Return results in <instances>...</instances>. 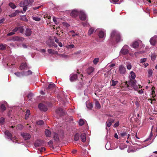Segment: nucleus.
<instances>
[{
  "label": "nucleus",
  "instance_id": "nucleus-1",
  "mask_svg": "<svg viewBox=\"0 0 157 157\" xmlns=\"http://www.w3.org/2000/svg\"><path fill=\"white\" fill-rule=\"evenodd\" d=\"M110 40L111 42L115 40L117 43L122 40L120 33L115 30H113L112 32Z\"/></svg>",
  "mask_w": 157,
  "mask_h": 157
},
{
  "label": "nucleus",
  "instance_id": "nucleus-2",
  "mask_svg": "<svg viewBox=\"0 0 157 157\" xmlns=\"http://www.w3.org/2000/svg\"><path fill=\"white\" fill-rule=\"evenodd\" d=\"M34 1V0H24L23 1L21 2L19 5L21 7H23L24 6L32 5Z\"/></svg>",
  "mask_w": 157,
  "mask_h": 157
},
{
  "label": "nucleus",
  "instance_id": "nucleus-3",
  "mask_svg": "<svg viewBox=\"0 0 157 157\" xmlns=\"http://www.w3.org/2000/svg\"><path fill=\"white\" fill-rule=\"evenodd\" d=\"M25 27L24 26H20L16 27L12 30V31L14 32H18L21 33H23L25 31Z\"/></svg>",
  "mask_w": 157,
  "mask_h": 157
},
{
  "label": "nucleus",
  "instance_id": "nucleus-4",
  "mask_svg": "<svg viewBox=\"0 0 157 157\" xmlns=\"http://www.w3.org/2000/svg\"><path fill=\"white\" fill-rule=\"evenodd\" d=\"M56 87L55 85L53 83H52L49 84L48 87L46 89V90L48 92L51 93L50 91L54 90Z\"/></svg>",
  "mask_w": 157,
  "mask_h": 157
},
{
  "label": "nucleus",
  "instance_id": "nucleus-5",
  "mask_svg": "<svg viewBox=\"0 0 157 157\" xmlns=\"http://www.w3.org/2000/svg\"><path fill=\"white\" fill-rule=\"evenodd\" d=\"M56 113L60 116H64L65 115V112L62 108H59L56 111Z\"/></svg>",
  "mask_w": 157,
  "mask_h": 157
},
{
  "label": "nucleus",
  "instance_id": "nucleus-6",
  "mask_svg": "<svg viewBox=\"0 0 157 157\" xmlns=\"http://www.w3.org/2000/svg\"><path fill=\"white\" fill-rule=\"evenodd\" d=\"M136 81L135 80H131L129 82V84L132 86L135 90H137L138 89L136 86Z\"/></svg>",
  "mask_w": 157,
  "mask_h": 157
},
{
  "label": "nucleus",
  "instance_id": "nucleus-7",
  "mask_svg": "<svg viewBox=\"0 0 157 157\" xmlns=\"http://www.w3.org/2000/svg\"><path fill=\"white\" fill-rule=\"evenodd\" d=\"M19 13H24L21 10L19 11V10H17L15 11L14 12H13L11 13L9 15V17H14L16 16L17 15H18Z\"/></svg>",
  "mask_w": 157,
  "mask_h": 157
},
{
  "label": "nucleus",
  "instance_id": "nucleus-8",
  "mask_svg": "<svg viewBox=\"0 0 157 157\" xmlns=\"http://www.w3.org/2000/svg\"><path fill=\"white\" fill-rule=\"evenodd\" d=\"M119 71L121 74H125L126 72V68L122 65L119 66Z\"/></svg>",
  "mask_w": 157,
  "mask_h": 157
},
{
  "label": "nucleus",
  "instance_id": "nucleus-9",
  "mask_svg": "<svg viewBox=\"0 0 157 157\" xmlns=\"http://www.w3.org/2000/svg\"><path fill=\"white\" fill-rule=\"evenodd\" d=\"M70 80L71 82L74 81L76 80H78L77 75L75 74H72L70 75Z\"/></svg>",
  "mask_w": 157,
  "mask_h": 157
},
{
  "label": "nucleus",
  "instance_id": "nucleus-10",
  "mask_svg": "<svg viewBox=\"0 0 157 157\" xmlns=\"http://www.w3.org/2000/svg\"><path fill=\"white\" fill-rule=\"evenodd\" d=\"M38 107L40 110L44 111H46L48 110L46 106L43 104L40 103L39 104Z\"/></svg>",
  "mask_w": 157,
  "mask_h": 157
},
{
  "label": "nucleus",
  "instance_id": "nucleus-11",
  "mask_svg": "<svg viewBox=\"0 0 157 157\" xmlns=\"http://www.w3.org/2000/svg\"><path fill=\"white\" fill-rule=\"evenodd\" d=\"M86 15L85 13L82 11H80L79 13V17L82 21H85L86 18Z\"/></svg>",
  "mask_w": 157,
  "mask_h": 157
},
{
  "label": "nucleus",
  "instance_id": "nucleus-12",
  "mask_svg": "<svg viewBox=\"0 0 157 157\" xmlns=\"http://www.w3.org/2000/svg\"><path fill=\"white\" fill-rule=\"evenodd\" d=\"M80 12L76 10H73L71 13V15L74 17H76L79 14Z\"/></svg>",
  "mask_w": 157,
  "mask_h": 157
},
{
  "label": "nucleus",
  "instance_id": "nucleus-13",
  "mask_svg": "<svg viewBox=\"0 0 157 157\" xmlns=\"http://www.w3.org/2000/svg\"><path fill=\"white\" fill-rule=\"evenodd\" d=\"M157 40V37H152L150 40L151 44L152 45H154L155 44L156 41Z\"/></svg>",
  "mask_w": 157,
  "mask_h": 157
},
{
  "label": "nucleus",
  "instance_id": "nucleus-14",
  "mask_svg": "<svg viewBox=\"0 0 157 157\" xmlns=\"http://www.w3.org/2000/svg\"><path fill=\"white\" fill-rule=\"evenodd\" d=\"M25 39L21 36H16L13 37V40L14 41H24Z\"/></svg>",
  "mask_w": 157,
  "mask_h": 157
},
{
  "label": "nucleus",
  "instance_id": "nucleus-15",
  "mask_svg": "<svg viewBox=\"0 0 157 157\" xmlns=\"http://www.w3.org/2000/svg\"><path fill=\"white\" fill-rule=\"evenodd\" d=\"M32 33V31L30 29L27 28L25 32V34L27 36H30Z\"/></svg>",
  "mask_w": 157,
  "mask_h": 157
},
{
  "label": "nucleus",
  "instance_id": "nucleus-16",
  "mask_svg": "<svg viewBox=\"0 0 157 157\" xmlns=\"http://www.w3.org/2000/svg\"><path fill=\"white\" fill-rule=\"evenodd\" d=\"M94 70V68L92 67H89L86 70V71L87 74L90 75L93 72Z\"/></svg>",
  "mask_w": 157,
  "mask_h": 157
},
{
  "label": "nucleus",
  "instance_id": "nucleus-17",
  "mask_svg": "<svg viewBox=\"0 0 157 157\" xmlns=\"http://www.w3.org/2000/svg\"><path fill=\"white\" fill-rule=\"evenodd\" d=\"M81 139L82 142H84L86 141V134L85 133H81L80 135Z\"/></svg>",
  "mask_w": 157,
  "mask_h": 157
},
{
  "label": "nucleus",
  "instance_id": "nucleus-18",
  "mask_svg": "<svg viewBox=\"0 0 157 157\" xmlns=\"http://www.w3.org/2000/svg\"><path fill=\"white\" fill-rule=\"evenodd\" d=\"M98 36L100 38H103L105 36V34L103 31H101L98 33Z\"/></svg>",
  "mask_w": 157,
  "mask_h": 157
},
{
  "label": "nucleus",
  "instance_id": "nucleus-19",
  "mask_svg": "<svg viewBox=\"0 0 157 157\" xmlns=\"http://www.w3.org/2000/svg\"><path fill=\"white\" fill-rule=\"evenodd\" d=\"M53 136L54 140L57 142L59 141V138L58 134L57 133L55 132L53 134Z\"/></svg>",
  "mask_w": 157,
  "mask_h": 157
},
{
  "label": "nucleus",
  "instance_id": "nucleus-20",
  "mask_svg": "<svg viewBox=\"0 0 157 157\" xmlns=\"http://www.w3.org/2000/svg\"><path fill=\"white\" fill-rule=\"evenodd\" d=\"M121 53L124 55H125L129 53V51L128 49L122 48L121 51Z\"/></svg>",
  "mask_w": 157,
  "mask_h": 157
},
{
  "label": "nucleus",
  "instance_id": "nucleus-21",
  "mask_svg": "<svg viewBox=\"0 0 157 157\" xmlns=\"http://www.w3.org/2000/svg\"><path fill=\"white\" fill-rule=\"evenodd\" d=\"M22 136L25 140L29 139L31 137V136L29 134L26 133L22 135Z\"/></svg>",
  "mask_w": 157,
  "mask_h": 157
},
{
  "label": "nucleus",
  "instance_id": "nucleus-22",
  "mask_svg": "<svg viewBox=\"0 0 157 157\" xmlns=\"http://www.w3.org/2000/svg\"><path fill=\"white\" fill-rule=\"evenodd\" d=\"M5 135L7 136V138L10 139L11 138V136H12V135L11 133L8 130H6L5 132Z\"/></svg>",
  "mask_w": 157,
  "mask_h": 157
},
{
  "label": "nucleus",
  "instance_id": "nucleus-23",
  "mask_svg": "<svg viewBox=\"0 0 157 157\" xmlns=\"http://www.w3.org/2000/svg\"><path fill=\"white\" fill-rule=\"evenodd\" d=\"M45 134L47 137H50L51 136V132L48 129H46L45 130Z\"/></svg>",
  "mask_w": 157,
  "mask_h": 157
},
{
  "label": "nucleus",
  "instance_id": "nucleus-24",
  "mask_svg": "<svg viewBox=\"0 0 157 157\" xmlns=\"http://www.w3.org/2000/svg\"><path fill=\"white\" fill-rule=\"evenodd\" d=\"M118 82L117 81H115L113 80H112L111 81V86H115L118 83Z\"/></svg>",
  "mask_w": 157,
  "mask_h": 157
},
{
  "label": "nucleus",
  "instance_id": "nucleus-25",
  "mask_svg": "<svg viewBox=\"0 0 157 157\" xmlns=\"http://www.w3.org/2000/svg\"><path fill=\"white\" fill-rule=\"evenodd\" d=\"M27 66V64L26 63H22L20 67V69L21 70H23Z\"/></svg>",
  "mask_w": 157,
  "mask_h": 157
},
{
  "label": "nucleus",
  "instance_id": "nucleus-26",
  "mask_svg": "<svg viewBox=\"0 0 157 157\" xmlns=\"http://www.w3.org/2000/svg\"><path fill=\"white\" fill-rule=\"evenodd\" d=\"M41 143L39 141H36L34 144V145L36 147H39L41 146Z\"/></svg>",
  "mask_w": 157,
  "mask_h": 157
},
{
  "label": "nucleus",
  "instance_id": "nucleus-27",
  "mask_svg": "<svg viewBox=\"0 0 157 157\" xmlns=\"http://www.w3.org/2000/svg\"><path fill=\"white\" fill-rule=\"evenodd\" d=\"M80 134L78 133H76L74 136V140L75 141H78L79 138Z\"/></svg>",
  "mask_w": 157,
  "mask_h": 157
},
{
  "label": "nucleus",
  "instance_id": "nucleus-28",
  "mask_svg": "<svg viewBox=\"0 0 157 157\" xmlns=\"http://www.w3.org/2000/svg\"><path fill=\"white\" fill-rule=\"evenodd\" d=\"M9 6L12 9H15L16 7V6L13 2H10L9 4Z\"/></svg>",
  "mask_w": 157,
  "mask_h": 157
},
{
  "label": "nucleus",
  "instance_id": "nucleus-29",
  "mask_svg": "<svg viewBox=\"0 0 157 157\" xmlns=\"http://www.w3.org/2000/svg\"><path fill=\"white\" fill-rule=\"evenodd\" d=\"M139 45V44L138 42L137 41H135L133 43L132 46L133 48H136L138 47Z\"/></svg>",
  "mask_w": 157,
  "mask_h": 157
},
{
  "label": "nucleus",
  "instance_id": "nucleus-30",
  "mask_svg": "<svg viewBox=\"0 0 157 157\" xmlns=\"http://www.w3.org/2000/svg\"><path fill=\"white\" fill-rule=\"evenodd\" d=\"M32 18L33 20L37 21H39L41 20V18L40 17H37L35 16H33L32 17Z\"/></svg>",
  "mask_w": 157,
  "mask_h": 157
},
{
  "label": "nucleus",
  "instance_id": "nucleus-31",
  "mask_svg": "<svg viewBox=\"0 0 157 157\" xmlns=\"http://www.w3.org/2000/svg\"><path fill=\"white\" fill-rule=\"evenodd\" d=\"M94 29L93 28H90L88 32V35H90L92 34L94 32Z\"/></svg>",
  "mask_w": 157,
  "mask_h": 157
},
{
  "label": "nucleus",
  "instance_id": "nucleus-32",
  "mask_svg": "<svg viewBox=\"0 0 157 157\" xmlns=\"http://www.w3.org/2000/svg\"><path fill=\"white\" fill-rule=\"evenodd\" d=\"M30 114V111L29 110L27 109L26 111V114H25V119L26 120H27L28 119V118L29 117Z\"/></svg>",
  "mask_w": 157,
  "mask_h": 157
},
{
  "label": "nucleus",
  "instance_id": "nucleus-33",
  "mask_svg": "<svg viewBox=\"0 0 157 157\" xmlns=\"http://www.w3.org/2000/svg\"><path fill=\"white\" fill-rule=\"evenodd\" d=\"M145 52L144 51H141L139 52H136L135 53V55L137 56L138 55L144 53Z\"/></svg>",
  "mask_w": 157,
  "mask_h": 157
},
{
  "label": "nucleus",
  "instance_id": "nucleus-34",
  "mask_svg": "<svg viewBox=\"0 0 157 157\" xmlns=\"http://www.w3.org/2000/svg\"><path fill=\"white\" fill-rule=\"evenodd\" d=\"M131 76L132 78L133 79H135L136 75L135 73L133 71H132L130 72Z\"/></svg>",
  "mask_w": 157,
  "mask_h": 157
},
{
  "label": "nucleus",
  "instance_id": "nucleus-35",
  "mask_svg": "<svg viewBox=\"0 0 157 157\" xmlns=\"http://www.w3.org/2000/svg\"><path fill=\"white\" fill-rule=\"evenodd\" d=\"M84 124V122L83 120L82 119H81L79 120V125L82 126Z\"/></svg>",
  "mask_w": 157,
  "mask_h": 157
},
{
  "label": "nucleus",
  "instance_id": "nucleus-36",
  "mask_svg": "<svg viewBox=\"0 0 157 157\" xmlns=\"http://www.w3.org/2000/svg\"><path fill=\"white\" fill-rule=\"evenodd\" d=\"M115 120V118L114 117H109L107 121L111 122V123H113Z\"/></svg>",
  "mask_w": 157,
  "mask_h": 157
},
{
  "label": "nucleus",
  "instance_id": "nucleus-37",
  "mask_svg": "<svg viewBox=\"0 0 157 157\" xmlns=\"http://www.w3.org/2000/svg\"><path fill=\"white\" fill-rule=\"evenodd\" d=\"M6 45L3 44L0 45V49L1 50H4L6 49Z\"/></svg>",
  "mask_w": 157,
  "mask_h": 157
},
{
  "label": "nucleus",
  "instance_id": "nucleus-38",
  "mask_svg": "<svg viewBox=\"0 0 157 157\" xmlns=\"http://www.w3.org/2000/svg\"><path fill=\"white\" fill-rule=\"evenodd\" d=\"M0 108L3 111L5 110L6 109V108L5 105L3 104H2V105L0 106Z\"/></svg>",
  "mask_w": 157,
  "mask_h": 157
},
{
  "label": "nucleus",
  "instance_id": "nucleus-39",
  "mask_svg": "<svg viewBox=\"0 0 157 157\" xmlns=\"http://www.w3.org/2000/svg\"><path fill=\"white\" fill-rule=\"evenodd\" d=\"M148 77H150L152 75L153 73V71L152 70L149 69L148 71Z\"/></svg>",
  "mask_w": 157,
  "mask_h": 157
},
{
  "label": "nucleus",
  "instance_id": "nucleus-40",
  "mask_svg": "<svg viewBox=\"0 0 157 157\" xmlns=\"http://www.w3.org/2000/svg\"><path fill=\"white\" fill-rule=\"evenodd\" d=\"M95 106L98 109L101 108V106L99 102L98 101H96L95 102Z\"/></svg>",
  "mask_w": 157,
  "mask_h": 157
},
{
  "label": "nucleus",
  "instance_id": "nucleus-41",
  "mask_svg": "<svg viewBox=\"0 0 157 157\" xmlns=\"http://www.w3.org/2000/svg\"><path fill=\"white\" fill-rule=\"evenodd\" d=\"M99 60V58H96L94 59L93 60V63L94 64H96L98 63V62Z\"/></svg>",
  "mask_w": 157,
  "mask_h": 157
},
{
  "label": "nucleus",
  "instance_id": "nucleus-42",
  "mask_svg": "<svg viewBox=\"0 0 157 157\" xmlns=\"http://www.w3.org/2000/svg\"><path fill=\"white\" fill-rule=\"evenodd\" d=\"M46 148L44 147H42L41 148L39 149L38 150L40 151V152L41 153L42 152H43L45 151Z\"/></svg>",
  "mask_w": 157,
  "mask_h": 157
},
{
  "label": "nucleus",
  "instance_id": "nucleus-43",
  "mask_svg": "<svg viewBox=\"0 0 157 157\" xmlns=\"http://www.w3.org/2000/svg\"><path fill=\"white\" fill-rule=\"evenodd\" d=\"M112 123H111V122L107 121L106 123V125L108 127H109L111 125Z\"/></svg>",
  "mask_w": 157,
  "mask_h": 157
},
{
  "label": "nucleus",
  "instance_id": "nucleus-44",
  "mask_svg": "<svg viewBox=\"0 0 157 157\" xmlns=\"http://www.w3.org/2000/svg\"><path fill=\"white\" fill-rule=\"evenodd\" d=\"M37 124L38 125H42L44 124V122L42 120H40L37 122Z\"/></svg>",
  "mask_w": 157,
  "mask_h": 157
},
{
  "label": "nucleus",
  "instance_id": "nucleus-45",
  "mask_svg": "<svg viewBox=\"0 0 157 157\" xmlns=\"http://www.w3.org/2000/svg\"><path fill=\"white\" fill-rule=\"evenodd\" d=\"M87 107L88 108L91 109L93 107L92 104L91 103H88L86 105Z\"/></svg>",
  "mask_w": 157,
  "mask_h": 157
},
{
  "label": "nucleus",
  "instance_id": "nucleus-46",
  "mask_svg": "<svg viewBox=\"0 0 157 157\" xmlns=\"http://www.w3.org/2000/svg\"><path fill=\"white\" fill-rule=\"evenodd\" d=\"M14 74L18 77H20L21 75H22V74L19 72H15L14 73Z\"/></svg>",
  "mask_w": 157,
  "mask_h": 157
},
{
  "label": "nucleus",
  "instance_id": "nucleus-47",
  "mask_svg": "<svg viewBox=\"0 0 157 157\" xmlns=\"http://www.w3.org/2000/svg\"><path fill=\"white\" fill-rule=\"evenodd\" d=\"M121 135L122 137H123L125 136H126L127 135V133L126 132H122L121 134Z\"/></svg>",
  "mask_w": 157,
  "mask_h": 157
},
{
  "label": "nucleus",
  "instance_id": "nucleus-48",
  "mask_svg": "<svg viewBox=\"0 0 157 157\" xmlns=\"http://www.w3.org/2000/svg\"><path fill=\"white\" fill-rule=\"evenodd\" d=\"M147 59L146 58L141 59H140V63H143L146 62L147 60Z\"/></svg>",
  "mask_w": 157,
  "mask_h": 157
},
{
  "label": "nucleus",
  "instance_id": "nucleus-49",
  "mask_svg": "<svg viewBox=\"0 0 157 157\" xmlns=\"http://www.w3.org/2000/svg\"><path fill=\"white\" fill-rule=\"evenodd\" d=\"M53 21L54 22V23L56 24L57 25L59 23H58V22H57V21L56 20V18L55 17H53Z\"/></svg>",
  "mask_w": 157,
  "mask_h": 157
},
{
  "label": "nucleus",
  "instance_id": "nucleus-50",
  "mask_svg": "<svg viewBox=\"0 0 157 157\" xmlns=\"http://www.w3.org/2000/svg\"><path fill=\"white\" fill-rule=\"evenodd\" d=\"M54 51L52 49H48V52L49 54L53 53Z\"/></svg>",
  "mask_w": 157,
  "mask_h": 157
},
{
  "label": "nucleus",
  "instance_id": "nucleus-51",
  "mask_svg": "<svg viewBox=\"0 0 157 157\" xmlns=\"http://www.w3.org/2000/svg\"><path fill=\"white\" fill-rule=\"evenodd\" d=\"M5 121V118L3 117H2L0 118V123L2 124Z\"/></svg>",
  "mask_w": 157,
  "mask_h": 157
},
{
  "label": "nucleus",
  "instance_id": "nucleus-52",
  "mask_svg": "<svg viewBox=\"0 0 157 157\" xmlns=\"http://www.w3.org/2000/svg\"><path fill=\"white\" fill-rule=\"evenodd\" d=\"M132 65L131 64H128L127 65V68L128 70H130L132 68Z\"/></svg>",
  "mask_w": 157,
  "mask_h": 157
},
{
  "label": "nucleus",
  "instance_id": "nucleus-53",
  "mask_svg": "<svg viewBox=\"0 0 157 157\" xmlns=\"http://www.w3.org/2000/svg\"><path fill=\"white\" fill-rule=\"evenodd\" d=\"M15 32H13V31L12 32H10V33H8L7 34V36H11L15 34Z\"/></svg>",
  "mask_w": 157,
  "mask_h": 157
},
{
  "label": "nucleus",
  "instance_id": "nucleus-54",
  "mask_svg": "<svg viewBox=\"0 0 157 157\" xmlns=\"http://www.w3.org/2000/svg\"><path fill=\"white\" fill-rule=\"evenodd\" d=\"M23 7H24L23 8V11H22L24 13V12H25L26 11L27 8V6H23Z\"/></svg>",
  "mask_w": 157,
  "mask_h": 157
},
{
  "label": "nucleus",
  "instance_id": "nucleus-55",
  "mask_svg": "<svg viewBox=\"0 0 157 157\" xmlns=\"http://www.w3.org/2000/svg\"><path fill=\"white\" fill-rule=\"evenodd\" d=\"M45 17L49 19H51V16H48V15L44 16V18H45Z\"/></svg>",
  "mask_w": 157,
  "mask_h": 157
},
{
  "label": "nucleus",
  "instance_id": "nucleus-56",
  "mask_svg": "<svg viewBox=\"0 0 157 157\" xmlns=\"http://www.w3.org/2000/svg\"><path fill=\"white\" fill-rule=\"evenodd\" d=\"M10 139L11 140L14 141V140H16V138L15 137H13L12 136L11 138Z\"/></svg>",
  "mask_w": 157,
  "mask_h": 157
},
{
  "label": "nucleus",
  "instance_id": "nucleus-57",
  "mask_svg": "<svg viewBox=\"0 0 157 157\" xmlns=\"http://www.w3.org/2000/svg\"><path fill=\"white\" fill-rule=\"evenodd\" d=\"M53 144V141L52 140H50V141L48 142V144L49 145H52Z\"/></svg>",
  "mask_w": 157,
  "mask_h": 157
},
{
  "label": "nucleus",
  "instance_id": "nucleus-58",
  "mask_svg": "<svg viewBox=\"0 0 157 157\" xmlns=\"http://www.w3.org/2000/svg\"><path fill=\"white\" fill-rule=\"evenodd\" d=\"M119 125V122L116 123L114 124V127H117Z\"/></svg>",
  "mask_w": 157,
  "mask_h": 157
},
{
  "label": "nucleus",
  "instance_id": "nucleus-59",
  "mask_svg": "<svg viewBox=\"0 0 157 157\" xmlns=\"http://www.w3.org/2000/svg\"><path fill=\"white\" fill-rule=\"evenodd\" d=\"M5 20V19L3 18L2 19L0 20V24L3 23Z\"/></svg>",
  "mask_w": 157,
  "mask_h": 157
},
{
  "label": "nucleus",
  "instance_id": "nucleus-60",
  "mask_svg": "<svg viewBox=\"0 0 157 157\" xmlns=\"http://www.w3.org/2000/svg\"><path fill=\"white\" fill-rule=\"evenodd\" d=\"M107 116H108L109 117H113V116L112 115H111L110 114H108L107 115Z\"/></svg>",
  "mask_w": 157,
  "mask_h": 157
},
{
  "label": "nucleus",
  "instance_id": "nucleus-61",
  "mask_svg": "<svg viewBox=\"0 0 157 157\" xmlns=\"http://www.w3.org/2000/svg\"><path fill=\"white\" fill-rule=\"evenodd\" d=\"M40 6H39L38 7H36L33 8V9L34 10H36L38 9H39V8H40Z\"/></svg>",
  "mask_w": 157,
  "mask_h": 157
},
{
  "label": "nucleus",
  "instance_id": "nucleus-62",
  "mask_svg": "<svg viewBox=\"0 0 157 157\" xmlns=\"http://www.w3.org/2000/svg\"><path fill=\"white\" fill-rule=\"evenodd\" d=\"M69 47L70 48H73L75 46L73 44H71L69 45Z\"/></svg>",
  "mask_w": 157,
  "mask_h": 157
},
{
  "label": "nucleus",
  "instance_id": "nucleus-63",
  "mask_svg": "<svg viewBox=\"0 0 157 157\" xmlns=\"http://www.w3.org/2000/svg\"><path fill=\"white\" fill-rule=\"evenodd\" d=\"M55 41L57 43H59V40L56 38V37H55Z\"/></svg>",
  "mask_w": 157,
  "mask_h": 157
},
{
  "label": "nucleus",
  "instance_id": "nucleus-64",
  "mask_svg": "<svg viewBox=\"0 0 157 157\" xmlns=\"http://www.w3.org/2000/svg\"><path fill=\"white\" fill-rule=\"evenodd\" d=\"M153 13H154L157 14V10L156 9H154L153 10Z\"/></svg>",
  "mask_w": 157,
  "mask_h": 157
}]
</instances>
